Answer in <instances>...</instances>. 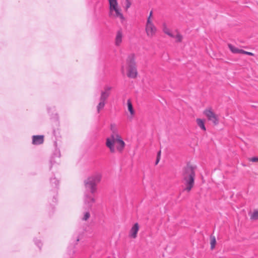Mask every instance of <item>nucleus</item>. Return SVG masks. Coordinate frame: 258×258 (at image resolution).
I'll return each mask as SVG.
<instances>
[{
	"label": "nucleus",
	"instance_id": "f257e3e1",
	"mask_svg": "<svg viewBox=\"0 0 258 258\" xmlns=\"http://www.w3.org/2000/svg\"><path fill=\"white\" fill-rule=\"evenodd\" d=\"M106 141V146L111 153H121L125 147V144L118 134H111Z\"/></svg>",
	"mask_w": 258,
	"mask_h": 258
},
{
	"label": "nucleus",
	"instance_id": "f03ea898",
	"mask_svg": "<svg viewBox=\"0 0 258 258\" xmlns=\"http://www.w3.org/2000/svg\"><path fill=\"white\" fill-rule=\"evenodd\" d=\"M196 168L190 164H187L183 169V182L185 187L184 190L189 192L193 187L195 183Z\"/></svg>",
	"mask_w": 258,
	"mask_h": 258
},
{
	"label": "nucleus",
	"instance_id": "7ed1b4c3",
	"mask_svg": "<svg viewBox=\"0 0 258 258\" xmlns=\"http://www.w3.org/2000/svg\"><path fill=\"white\" fill-rule=\"evenodd\" d=\"M126 76L131 79L137 77L138 73L136 62V56L131 54L128 56L126 60Z\"/></svg>",
	"mask_w": 258,
	"mask_h": 258
},
{
	"label": "nucleus",
	"instance_id": "20e7f679",
	"mask_svg": "<svg viewBox=\"0 0 258 258\" xmlns=\"http://www.w3.org/2000/svg\"><path fill=\"white\" fill-rule=\"evenodd\" d=\"M101 175L96 174L88 177L85 181L86 188L90 192L96 193L97 190V184L100 182Z\"/></svg>",
	"mask_w": 258,
	"mask_h": 258
},
{
	"label": "nucleus",
	"instance_id": "39448f33",
	"mask_svg": "<svg viewBox=\"0 0 258 258\" xmlns=\"http://www.w3.org/2000/svg\"><path fill=\"white\" fill-rule=\"evenodd\" d=\"M153 20V12L151 11L145 25L146 34L147 36L150 38L154 37L157 32V29L154 24Z\"/></svg>",
	"mask_w": 258,
	"mask_h": 258
},
{
	"label": "nucleus",
	"instance_id": "423d86ee",
	"mask_svg": "<svg viewBox=\"0 0 258 258\" xmlns=\"http://www.w3.org/2000/svg\"><path fill=\"white\" fill-rule=\"evenodd\" d=\"M109 4V15L113 18H119L124 20V17L119 7L117 0H108Z\"/></svg>",
	"mask_w": 258,
	"mask_h": 258
},
{
	"label": "nucleus",
	"instance_id": "0eeeda50",
	"mask_svg": "<svg viewBox=\"0 0 258 258\" xmlns=\"http://www.w3.org/2000/svg\"><path fill=\"white\" fill-rule=\"evenodd\" d=\"M203 113L204 115L207 117L208 120L212 121L215 125H217L218 124V116L213 111L212 108H207L205 109Z\"/></svg>",
	"mask_w": 258,
	"mask_h": 258
},
{
	"label": "nucleus",
	"instance_id": "6e6552de",
	"mask_svg": "<svg viewBox=\"0 0 258 258\" xmlns=\"http://www.w3.org/2000/svg\"><path fill=\"white\" fill-rule=\"evenodd\" d=\"M95 193L87 194L84 196V204L88 208H91L92 205L96 202Z\"/></svg>",
	"mask_w": 258,
	"mask_h": 258
},
{
	"label": "nucleus",
	"instance_id": "1a4fd4ad",
	"mask_svg": "<svg viewBox=\"0 0 258 258\" xmlns=\"http://www.w3.org/2000/svg\"><path fill=\"white\" fill-rule=\"evenodd\" d=\"M228 46L229 49L231 50V51L233 53H241L247 54L250 56L254 55V54L253 53L239 49L231 44H228Z\"/></svg>",
	"mask_w": 258,
	"mask_h": 258
},
{
	"label": "nucleus",
	"instance_id": "9d476101",
	"mask_svg": "<svg viewBox=\"0 0 258 258\" xmlns=\"http://www.w3.org/2000/svg\"><path fill=\"white\" fill-rule=\"evenodd\" d=\"M139 230V225L138 223H135L132 227L129 232V236L133 239L137 237L138 232Z\"/></svg>",
	"mask_w": 258,
	"mask_h": 258
},
{
	"label": "nucleus",
	"instance_id": "9b49d317",
	"mask_svg": "<svg viewBox=\"0 0 258 258\" xmlns=\"http://www.w3.org/2000/svg\"><path fill=\"white\" fill-rule=\"evenodd\" d=\"M123 37V32L121 30H119L116 32L115 38V44L117 46L121 45Z\"/></svg>",
	"mask_w": 258,
	"mask_h": 258
},
{
	"label": "nucleus",
	"instance_id": "f8f14e48",
	"mask_svg": "<svg viewBox=\"0 0 258 258\" xmlns=\"http://www.w3.org/2000/svg\"><path fill=\"white\" fill-rule=\"evenodd\" d=\"M44 137L43 135L33 136L32 137V144L35 145L43 144L44 142Z\"/></svg>",
	"mask_w": 258,
	"mask_h": 258
},
{
	"label": "nucleus",
	"instance_id": "ddd939ff",
	"mask_svg": "<svg viewBox=\"0 0 258 258\" xmlns=\"http://www.w3.org/2000/svg\"><path fill=\"white\" fill-rule=\"evenodd\" d=\"M110 90L111 88L110 87L105 88L104 90L101 93L100 100L105 102L109 95Z\"/></svg>",
	"mask_w": 258,
	"mask_h": 258
},
{
	"label": "nucleus",
	"instance_id": "4468645a",
	"mask_svg": "<svg viewBox=\"0 0 258 258\" xmlns=\"http://www.w3.org/2000/svg\"><path fill=\"white\" fill-rule=\"evenodd\" d=\"M127 110L130 112V114H129L128 116L131 118H132L135 114V112L133 108V106L132 102L130 99H128L127 100Z\"/></svg>",
	"mask_w": 258,
	"mask_h": 258
},
{
	"label": "nucleus",
	"instance_id": "2eb2a0df",
	"mask_svg": "<svg viewBox=\"0 0 258 258\" xmlns=\"http://www.w3.org/2000/svg\"><path fill=\"white\" fill-rule=\"evenodd\" d=\"M196 122L198 124V125L204 131H206V128L205 125V121L204 119L201 118H197L196 119Z\"/></svg>",
	"mask_w": 258,
	"mask_h": 258
},
{
	"label": "nucleus",
	"instance_id": "dca6fc26",
	"mask_svg": "<svg viewBox=\"0 0 258 258\" xmlns=\"http://www.w3.org/2000/svg\"><path fill=\"white\" fill-rule=\"evenodd\" d=\"M174 36L173 38L175 39V41L176 42L179 43L181 42L183 39L182 35L178 31H176L174 33H173Z\"/></svg>",
	"mask_w": 258,
	"mask_h": 258
},
{
	"label": "nucleus",
	"instance_id": "f3484780",
	"mask_svg": "<svg viewBox=\"0 0 258 258\" xmlns=\"http://www.w3.org/2000/svg\"><path fill=\"white\" fill-rule=\"evenodd\" d=\"M110 129L112 132V134H118V128L117 125L115 123H111L110 125Z\"/></svg>",
	"mask_w": 258,
	"mask_h": 258
},
{
	"label": "nucleus",
	"instance_id": "a211bd4d",
	"mask_svg": "<svg viewBox=\"0 0 258 258\" xmlns=\"http://www.w3.org/2000/svg\"><path fill=\"white\" fill-rule=\"evenodd\" d=\"M216 238L214 236H211L210 237V245H211V248L212 249H213L216 245Z\"/></svg>",
	"mask_w": 258,
	"mask_h": 258
},
{
	"label": "nucleus",
	"instance_id": "6ab92c4d",
	"mask_svg": "<svg viewBox=\"0 0 258 258\" xmlns=\"http://www.w3.org/2000/svg\"><path fill=\"white\" fill-rule=\"evenodd\" d=\"M105 104V102L100 100L99 103L97 106L98 112H99L100 110L104 108Z\"/></svg>",
	"mask_w": 258,
	"mask_h": 258
},
{
	"label": "nucleus",
	"instance_id": "aec40b11",
	"mask_svg": "<svg viewBox=\"0 0 258 258\" xmlns=\"http://www.w3.org/2000/svg\"><path fill=\"white\" fill-rule=\"evenodd\" d=\"M163 32L171 37H173L174 36L173 33L166 27H164Z\"/></svg>",
	"mask_w": 258,
	"mask_h": 258
},
{
	"label": "nucleus",
	"instance_id": "412c9836",
	"mask_svg": "<svg viewBox=\"0 0 258 258\" xmlns=\"http://www.w3.org/2000/svg\"><path fill=\"white\" fill-rule=\"evenodd\" d=\"M250 219L252 220L258 219V211H254L250 215Z\"/></svg>",
	"mask_w": 258,
	"mask_h": 258
},
{
	"label": "nucleus",
	"instance_id": "4be33fe9",
	"mask_svg": "<svg viewBox=\"0 0 258 258\" xmlns=\"http://www.w3.org/2000/svg\"><path fill=\"white\" fill-rule=\"evenodd\" d=\"M90 217V214L89 212H87L85 213L83 217L82 218L83 220L84 221H87L89 219V218Z\"/></svg>",
	"mask_w": 258,
	"mask_h": 258
},
{
	"label": "nucleus",
	"instance_id": "5701e85b",
	"mask_svg": "<svg viewBox=\"0 0 258 258\" xmlns=\"http://www.w3.org/2000/svg\"><path fill=\"white\" fill-rule=\"evenodd\" d=\"M131 2L130 1V0H126L125 1V6L124 8L125 11H127L128 9L131 7Z\"/></svg>",
	"mask_w": 258,
	"mask_h": 258
},
{
	"label": "nucleus",
	"instance_id": "b1692460",
	"mask_svg": "<svg viewBox=\"0 0 258 258\" xmlns=\"http://www.w3.org/2000/svg\"><path fill=\"white\" fill-rule=\"evenodd\" d=\"M248 160L253 162H258V157H254L252 158H250L248 159Z\"/></svg>",
	"mask_w": 258,
	"mask_h": 258
},
{
	"label": "nucleus",
	"instance_id": "393cba45",
	"mask_svg": "<svg viewBox=\"0 0 258 258\" xmlns=\"http://www.w3.org/2000/svg\"><path fill=\"white\" fill-rule=\"evenodd\" d=\"M160 154H161V152L159 151L158 153V155H157V160H156V164L157 165L158 162H159V160H160Z\"/></svg>",
	"mask_w": 258,
	"mask_h": 258
}]
</instances>
